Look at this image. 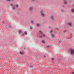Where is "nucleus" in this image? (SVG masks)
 I'll return each mask as SVG.
<instances>
[{
	"label": "nucleus",
	"mask_w": 74,
	"mask_h": 74,
	"mask_svg": "<svg viewBox=\"0 0 74 74\" xmlns=\"http://www.w3.org/2000/svg\"><path fill=\"white\" fill-rule=\"evenodd\" d=\"M40 38H41V37H42V36H40Z\"/></svg>",
	"instance_id": "obj_26"
},
{
	"label": "nucleus",
	"mask_w": 74,
	"mask_h": 74,
	"mask_svg": "<svg viewBox=\"0 0 74 74\" xmlns=\"http://www.w3.org/2000/svg\"><path fill=\"white\" fill-rule=\"evenodd\" d=\"M64 0V4H67L68 2L67 1V0Z\"/></svg>",
	"instance_id": "obj_4"
},
{
	"label": "nucleus",
	"mask_w": 74,
	"mask_h": 74,
	"mask_svg": "<svg viewBox=\"0 0 74 74\" xmlns=\"http://www.w3.org/2000/svg\"><path fill=\"white\" fill-rule=\"evenodd\" d=\"M67 25L68 26H69L70 27H71L72 26V23L71 22H69L67 23Z\"/></svg>",
	"instance_id": "obj_3"
},
{
	"label": "nucleus",
	"mask_w": 74,
	"mask_h": 74,
	"mask_svg": "<svg viewBox=\"0 0 74 74\" xmlns=\"http://www.w3.org/2000/svg\"><path fill=\"white\" fill-rule=\"evenodd\" d=\"M71 11L72 12H74V8H72L71 9Z\"/></svg>",
	"instance_id": "obj_5"
},
{
	"label": "nucleus",
	"mask_w": 74,
	"mask_h": 74,
	"mask_svg": "<svg viewBox=\"0 0 74 74\" xmlns=\"http://www.w3.org/2000/svg\"><path fill=\"white\" fill-rule=\"evenodd\" d=\"M33 1H36L37 0H32Z\"/></svg>",
	"instance_id": "obj_21"
},
{
	"label": "nucleus",
	"mask_w": 74,
	"mask_h": 74,
	"mask_svg": "<svg viewBox=\"0 0 74 74\" xmlns=\"http://www.w3.org/2000/svg\"><path fill=\"white\" fill-rule=\"evenodd\" d=\"M8 1H13L14 0H6Z\"/></svg>",
	"instance_id": "obj_13"
},
{
	"label": "nucleus",
	"mask_w": 74,
	"mask_h": 74,
	"mask_svg": "<svg viewBox=\"0 0 74 74\" xmlns=\"http://www.w3.org/2000/svg\"><path fill=\"white\" fill-rule=\"evenodd\" d=\"M39 32L40 33H42V32H41V31H39Z\"/></svg>",
	"instance_id": "obj_18"
},
{
	"label": "nucleus",
	"mask_w": 74,
	"mask_h": 74,
	"mask_svg": "<svg viewBox=\"0 0 74 74\" xmlns=\"http://www.w3.org/2000/svg\"><path fill=\"white\" fill-rule=\"evenodd\" d=\"M42 43H45V41L44 40H42Z\"/></svg>",
	"instance_id": "obj_11"
},
{
	"label": "nucleus",
	"mask_w": 74,
	"mask_h": 74,
	"mask_svg": "<svg viewBox=\"0 0 74 74\" xmlns=\"http://www.w3.org/2000/svg\"><path fill=\"white\" fill-rule=\"evenodd\" d=\"M31 23H33V21H31Z\"/></svg>",
	"instance_id": "obj_17"
},
{
	"label": "nucleus",
	"mask_w": 74,
	"mask_h": 74,
	"mask_svg": "<svg viewBox=\"0 0 74 74\" xmlns=\"http://www.w3.org/2000/svg\"><path fill=\"white\" fill-rule=\"evenodd\" d=\"M54 36H55V35H54L53 34H51V36H52V37H54Z\"/></svg>",
	"instance_id": "obj_15"
},
{
	"label": "nucleus",
	"mask_w": 74,
	"mask_h": 74,
	"mask_svg": "<svg viewBox=\"0 0 74 74\" xmlns=\"http://www.w3.org/2000/svg\"><path fill=\"white\" fill-rule=\"evenodd\" d=\"M32 9H33V8L32 7H30L29 8V9L30 10H32Z\"/></svg>",
	"instance_id": "obj_10"
},
{
	"label": "nucleus",
	"mask_w": 74,
	"mask_h": 74,
	"mask_svg": "<svg viewBox=\"0 0 74 74\" xmlns=\"http://www.w3.org/2000/svg\"><path fill=\"white\" fill-rule=\"evenodd\" d=\"M43 36H45V34H44L43 35Z\"/></svg>",
	"instance_id": "obj_23"
},
{
	"label": "nucleus",
	"mask_w": 74,
	"mask_h": 74,
	"mask_svg": "<svg viewBox=\"0 0 74 74\" xmlns=\"http://www.w3.org/2000/svg\"><path fill=\"white\" fill-rule=\"evenodd\" d=\"M52 31H51L50 32V33H52Z\"/></svg>",
	"instance_id": "obj_22"
},
{
	"label": "nucleus",
	"mask_w": 74,
	"mask_h": 74,
	"mask_svg": "<svg viewBox=\"0 0 74 74\" xmlns=\"http://www.w3.org/2000/svg\"><path fill=\"white\" fill-rule=\"evenodd\" d=\"M73 6H74V3L73 4Z\"/></svg>",
	"instance_id": "obj_29"
},
{
	"label": "nucleus",
	"mask_w": 74,
	"mask_h": 74,
	"mask_svg": "<svg viewBox=\"0 0 74 74\" xmlns=\"http://www.w3.org/2000/svg\"><path fill=\"white\" fill-rule=\"evenodd\" d=\"M30 29H33V27L32 26L30 27Z\"/></svg>",
	"instance_id": "obj_16"
},
{
	"label": "nucleus",
	"mask_w": 74,
	"mask_h": 74,
	"mask_svg": "<svg viewBox=\"0 0 74 74\" xmlns=\"http://www.w3.org/2000/svg\"><path fill=\"white\" fill-rule=\"evenodd\" d=\"M40 12L41 14V15L43 17L45 16V13H44L43 11L41 10L40 11Z\"/></svg>",
	"instance_id": "obj_1"
},
{
	"label": "nucleus",
	"mask_w": 74,
	"mask_h": 74,
	"mask_svg": "<svg viewBox=\"0 0 74 74\" xmlns=\"http://www.w3.org/2000/svg\"><path fill=\"white\" fill-rule=\"evenodd\" d=\"M72 74H74V72H72Z\"/></svg>",
	"instance_id": "obj_25"
},
{
	"label": "nucleus",
	"mask_w": 74,
	"mask_h": 74,
	"mask_svg": "<svg viewBox=\"0 0 74 74\" xmlns=\"http://www.w3.org/2000/svg\"><path fill=\"white\" fill-rule=\"evenodd\" d=\"M24 34L25 35H27V32H26V31H25L24 32Z\"/></svg>",
	"instance_id": "obj_7"
},
{
	"label": "nucleus",
	"mask_w": 74,
	"mask_h": 74,
	"mask_svg": "<svg viewBox=\"0 0 74 74\" xmlns=\"http://www.w3.org/2000/svg\"><path fill=\"white\" fill-rule=\"evenodd\" d=\"M15 7H16V8H18V7L19 6V5H18V4H16L15 5Z\"/></svg>",
	"instance_id": "obj_9"
},
{
	"label": "nucleus",
	"mask_w": 74,
	"mask_h": 74,
	"mask_svg": "<svg viewBox=\"0 0 74 74\" xmlns=\"http://www.w3.org/2000/svg\"><path fill=\"white\" fill-rule=\"evenodd\" d=\"M15 6H14L13 7V9H15Z\"/></svg>",
	"instance_id": "obj_19"
},
{
	"label": "nucleus",
	"mask_w": 74,
	"mask_h": 74,
	"mask_svg": "<svg viewBox=\"0 0 74 74\" xmlns=\"http://www.w3.org/2000/svg\"><path fill=\"white\" fill-rule=\"evenodd\" d=\"M70 52L71 54H72V55L74 54V49H69Z\"/></svg>",
	"instance_id": "obj_2"
},
{
	"label": "nucleus",
	"mask_w": 74,
	"mask_h": 74,
	"mask_svg": "<svg viewBox=\"0 0 74 74\" xmlns=\"http://www.w3.org/2000/svg\"><path fill=\"white\" fill-rule=\"evenodd\" d=\"M51 19H52V20H53V16H51L50 17Z\"/></svg>",
	"instance_id": "obj_8"
},
{
	"label": "nucleus",
	"mask_w": 74,
	"mask_h": 74,
	"mask_svg": "<svg viewBox=\"0 0 74 74\" xmlns=\"http://www.w3.org/2000/svg\"><path fill=\"white\" fill-rule=\"evenodd\" d=\"M23 36H24V35H25V34H23Z\"/></svg>",
	"instance_id": "obj_28"
},
{
	"label": "nucleus",
	"mask_w": 74,
	"mask_h": 74,
	"mask_svg": "<svg viewBox=\"0 0 74 74\" xmlns=\"http://www.w3.org/2000/svg\"><path fill=\"white\" fill-rule=\"evenodd\" d=\"M20 54H21V55H23V52H20Z\"/></svg>",
	"instance_id": "obj_14"
},
{
	"label": "nucleus",
	"mask_w": 74,
	"mask_h": 74,
	"mask_svg": "<svg viewBox=\"0 0 74 74\" xmlns=\"http://www.w3.org/2000/svg\"><path fill=\"white\" fill-rule=\"evenodd\" d=\"M48 48H49V46H47Z\"/></svg>",
	"instance_id": "obj_27"
},
{
	"label": "nucleus",
	"mask_w": 74,
	"mask_h": 74,
	"mask_svg": "<svg viewBox=\"0 0 74 74\" xmlns=\"http://www.w3.org/2000/svg\"><path fill=\"white\" fill-rule=\"evenodd\" d=\"M11 5L12 6H13V4H11Z\"/></svg>",
	"instance_id": "obj_24"
},
{
	"label": "nucleus",
	"mask_w": 74,
	"mask_h": 74,
	"mask_svg": "<svg viewBox=\"0 0 74 74\" xmlns=\"http://www.w3.org/2000/svg\"><path fill=\"white\" fill-rule=\"evenodd\" d=\"M36 26L37 27H40V24L38 23L36 24Z\"/></svg>",
	"instance_id": "obj_6"
},
{
	"label": "nucleus",
	"mask_w": 74,
	"mask_h": 74,
	"mask_svg": "<svg viewBox=\"0 0 74 74\" xmlns=\"http://www.w3.org/2000/svg\"><path fill=\"white\" fill-rule=\"evenodd\" d=\"M22 33V31H21V30L19 31L18 33L20 34V33Z\"/></svg>",
	"instance_id": "obj_12"
},
{
	"label": "nucleus",
	"mask_w": 74,
	"mask_h": 74,
	"mask_svg": "<svg viewBox=\"0 0 74 74\" xmlns=\"http://www.w3.org/2000/svg\"><path fill=\"white\" fill-rule=\"evenodd\" d=\"M25 49V48H24V49Z\"/></svg>",
	"instance_id": "obj_30"
},
{
	"label": "nucleus",
	"mask_w": 74,
	"mask_h": 74,
	"mask_svg": "<svg viewBox=\"0 0 74 74\" xmlns=\"http://www.w3.org/2000/svg\"><path fill=\"white\" fill-rule=\"evenodd\" d=\"M51 60H54V58H52L51 59Z\"/></svg>",
	"instance_id": "obj_20"
}]
</instances>
